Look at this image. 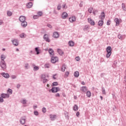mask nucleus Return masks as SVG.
Here are the masks:
<instances>
[{
	"label": "nucleus",
	"mask_w": 126,
	"mask_h": 126,
	"mask_svg": "<svg viewBox=\"0 0 126 126\" xmlns=\"http://www.w3.org/2000/svg\"><path fill=\"white\" fill-rule=\"evenodd\" d=\"M19 20L20 22H24L25 21H26V17L24 16H21L19 18Z\"/></svg>",
	"instance_id": "8"
},
{
	"label": "nucleus",
	"mask_w": 126,
	"mask_h": 126,
	"mask_svg": "<svg viewBox=\"0 0 126 126\" xmlns=\"http://www.w3.org/2000/svg\"><path fill=\"white\" fill-rule=\"evenodd\" d=\"M34 115H35V116H38L39 112H38L37 111H34Z\"/></svg>",
	"instance_id": "52"
},
{
	"label": "nucleus",
	"mask_w": 126,
	"mask_h": 126,
	"mask_svg": "<svg viewBox=\"0 0 126 126\" xmlns=\"http://www.w3.org/2000/svg\"><path fill=\"white\" fill-rule=\"evenodd\" d=\"M37 15L38 16V17H39V16H42V15H43V13L41 11H39L37 13Z\"/></svg>",
	"instance_id": "46"
},
{
	"label": "nucleus",
	"mask_w": 126,
	"mask_h": 126,
	"mask_svg": "<svg viewBox=\"0 0 126 126\" xmlns=\"http://www.w3.org/2000/svg\"><path fill=\"white\" fill-rule=\"evenodd\" d=\"M92 10H93V8L90 7L88 9V11L90 13H92Z\"/></svg>",
	"instance_id": "45"
},
{
	"label": "nucleus",
	"mask_w": 126,
	"mask_h": 126,
	"mask_svg": "<svg viewBox=\"0 0 126 126\" xmlns=\"http://www.w3.org/2000/svg\"><path fill=\"white\" fill-rule=\"evenodd\" d=\"M5 56L4 55H1V62H5L4 60H5Z\"/></svg>",
	"instance_id": "28"
},
{
	"label": "nucleus",
	"mask_w": 126,
	"mask_h": 126,
	"mask_svg": "<svg viewBox=\"0 0 126 126\" xmlns=\"http://www.w3.org/2000/svg\"><path fill=\"white\" fill-rule=\"evenodd\" d=\"M47 76L45 74H42L41 75V79L43 80V83H47L48 81H49V80H48L47 78Z\"/></svg>",
	"instance_id": "4"
},
{
	"label": "nucleus",
	"mask_w": 126,
	"mask_h": 126,
	"mask_svg": "<svg viewBox=\"0 0 126 126\" xmlns=\"http://www.w3.org/2000/svg\"><path fill=\"white\" fill-rule=\"evenodd\" d=\"M33 19H38L39 18V16L38 15H35L33 16Z\"/></svg>",
	"instance_id": "43"
},
{
	"label": "nucleus",
	"mask_w": 126,
	"mask_h": 126,
	"mask_svg": "<svg viewBox=\"0 0 126 126\" xmlns=\"http://www.w3.org/2000/svg\"><path fill=\"white\" fill-rule=\"evenodd\" d=\"M7 93H8L9 94H10V95L11 94H12V90L10 89H8L7 91Z\"/></svg>",
	"instance_id": "38"
},
{
	"label": "nucleus",
	"mask_w": 126,
	"mask_h": 126,
	"mask_svg": "<svg viewBox=\"0 0 126 126\" xmlns=\"http://www.w3.org/2000/svg\"><path fill=\"white\" fill-rule=\"evenodd\" d=\"M125 81L126 82V76L124 77Z\"/></svg>",
	"instance_id": "64"
},
{
	"label": "nucleus",
	"mask_w": 126,
	"mask_h": 126,
	"mask_svg": "<svg viewBox=\"0 0 126 126\" xmlns=\"http://www.w3.org/2000/svg\"><path fill=\"white\" fill-rule=\"evenodd\" d=\"M79 115H80V113L79 112V111L77 112V113L76 114V117L79 118Z\"/></svg>",
	"instance_id": "53"
},
{
	"label": "nucleus",
	"mask_w": 126,
	"mask_h": 126,
	"mask_svg": "<svg viewBox=\"0 0 126 126\" xmlns=\"http://www.w3.org/2000/svg\"><path fill=\"white\" fill-rule=\"evenodd\" d=\"M20 123L21 125H25V123H26V118H25V117H22L20 120Z\"/></svg>",
	"instance_id": "9"
},
{
	"label": "nucleus",
	"mask_w": 126,
	"mask_h": 126,
	"mask_svg": "<svg viewBox=\"0 0 126 126\" xmlns=\"http://www.w3.org/2000/svg\"><path fill=\"white\" fill-rule=\"evenodd\" d=\"M47 27H49V28H52V25L51 24H47Z\"/></svg>",
	"instance_id": "59"
},
{
	"label": "nucleus",
	"mask_w": 126,
	"mask_h": 126,
	"mask_svg": "<svg viewBox=\"0 0 126 126\" xmlns=\"http://www.w3.org/2000/svg\"><path fill=\"white\" fill-rule=\"evenodd\" d=\"M103 24H104V21H103V19L100 20L98 22V26H103Z\"/></svg>",
	"instance_id": "20"
},
{
	"label": "nucleus",
	"mask_w": 126,
	"mask_h": 126,
	"mask_svg": "<svg viewBox=\"0 0 126 126\" xmlns=\"http://www.w3.org/2000/svg\"><path fill=\"white\" fill-rule=\"evenodd\" d=\"M7 15H8V16H11V15H12V13L11 12L8 11L7 12Z\"/></svg>",
	"instance_id": "42"
},
{
	"label": "nucleus",
	"mask_w": 126,
	"mask_h": 126,
	"mask_svg": "<svg viewBox=\"0 0 126 126\" xmlns=\"http://www.w3.org/2000/svg\"><path fill=\"white\" fill-rule=\"evenodd\" d=\"M1 75L4 78H9V74L7 73L2 72L0 73Z\"/></svg>",
	"instance_id": "11"
},
{
	"label": "nucleus",
	"mask_w": 126,
	"mask_h": 126,
	"mask_svg": "<svg viewBox=\"0 0 126 126\" xmlns=\"http://www.w3.org/2000/svg\"><path fill=\"white\" fill-rule=\"evenodd\" d=\"M58 75V74H55L53 75V79H57V78H56L55 76H57Z\"/></svg>",
	"instance_id": "54"
},
{
	"label": "nucleus",
	"mask_w": 126,
	"mask_h": 126,
	"mask_svg": "<svg viewBox=\"0 0 126 126\" xmlns=\"http://www.w3.org/2000/svg\"><path fill=\"white\" fill-rule=\"evenodd\" d=\"M122 8L123 10H124V11H126V4H125V3H123L122 4Z\"/></svg>",
	"instance_id": "30"
},
{
	"label": "nucleus",
	"mask_w": 126,
	"mask_h": 126,
	"mask_svg": "<svg viewBox=\"0 0 126 126\" xmlns=\"http://www.w3.org/2000/svg\"><path fill=\"white\" fill-rule=\"evenodd\" d=\"M56 97H60V94L59 93H57L55 94Z\"/></svg>",
	"instance_id": "63"
},
{
	"label": "nucleus",
	"mask_w": 126,
	"mask_h": 126,
	"mask_svg": "<svg viewBox=\"0 0 126 126\" xmlns=\"http://www.w3.org/2000/svg\"><path fill=\"white\" fill-rule=\"evenodd\" d=\"M68 75H69V72L66 71L64 74V77H68Z\"/></svg>",
	"instance_id": "39"
},
{
	"label": "nucleus",
	"mask_w": 126,
	"mask_h": 126,
	"mask_svg": "<svg viewBox=\"0 0 126 126\" xmlns=\"http://www.w3.org/2000/svg\"><path fill=\"white\" fill-rule=\"evenodd\" d=\"M22 103L23 104H26V100L25 99L23 100Z\"/></svg>",
	"instance_id": "62"
},
{
	"label": "nucleus",
	"mask_w": 126,
	"mask_h": 126,
	"mask_svg": "<svg viewBox=\"0 0 126 126\" xmlns=\"http://www.w3.org/2000/svg\"><path fill=\"white\" fill-rule=\"evenodd\" d=\"M61 90V89L59 87H52L51 90H49V92H52V93H57Z\"/></svg>",
	"instance_id": "3"
},
{
	"label": "nucleus",
	"mask_w": 126,
	"mask_h": 126,
	"mask_svg": "<svg viewBox=\"0 0 126 126\" xmlns=\"http://www.w3.org/2000/svg\"><path fill=\"white\" fill-rule=\"evenodd\" d=\"M76 19L75 18V16H72L71 17H70L69 18V21H70L71 23L74 22V21H75Z\"/></svg>",
	"instance_id": "16"
},
{
	"label": "nucleus",
	"mask_w": 126,
	"mask_h": 126,
	"mask_svg": "<svg viewBox=\"0 0 126 126\" xmlns=\"http://www.w3.org/2000/svg\"><path fill=\"white\" fill-rule=\"evenodd\" d=\"M42 112H43V113H46V112H47V110H46V108L43 107V108H42Z\"/></svg>",
	"instance_id": "55"
},
{
	"label": "nucleus",
	"mask_w": 126,
	"mask_h": 126,
	"mask_svg": "<svg viewBox=\"0 0 126 126\" xmlns=\"http://www.w3.org/2000/svg\"><path fill=\"white\" fill-rule=\"evenodd\" d=\"M75 60L77 62H79L80 61V57H79V56L76 57Z\"/></svg>",
	"instance_id": "49"
},
{
	"label": "nucleus",
	"mask_w": 126,
	"mask_h": 126,
	"mask_svg": "<svg viewBox=\"0 0 126 126\" xmlns=\"http://www.w3.org/2000/svg\"><path fill=\"white\" fill-rule=\"evenodd\" d=\"M50 119L52 121H55L56 119L57 116L56 115H50Z\"/></svg>",
	"instance_id": "22"
},
{
	"label": "nucleus",
	"mask_w": 126,
	"mask_h": 126,
	"mask_svg": "<svg viewBox=\"0 0 126 126\" xmlns=\"http://www.w3.org/2000/svg\"><path fill=\"white\" fill-rule=\"evenodd\" d=\"M12 43L13 45H14V46H15V47H17V46H18V44H19L18 40L15 39L12 40Z\"/></svg>",
	"instance_id": "7"
},
{
	"label": "nucleus",
	"mask_w": 126,
	"mask_h": 126,
	"mask_svg": "<svg viewBox=\"0 0 126 126\" xmlns=\"http://www.w3.org/2000/svg\"><path fill=\"white\" fill-rule=\"evenodd\" d=\"M25 36H26V34H25V33L23 32L20 34V37L22 38H24V37H25Z\"/></svg>",
	"instance_id": "34"
},
{
	"label": "nucleus",
	"mask_w": 126,
	"mask_h": 126,
	"mask_svg": "<svg viewBox=\"0 0 126 126\" xmlns=\"http://www.w3.org/2000/svg\"><path fill=\"white\" fill-rule=\"evenodd\" d=\"M114 21L116 22V26H119V25H120V20H119V18H115L114 19Z\"/></svg>",
	"instance_id": "19"
},
{
	"label": "nucleus",
	"mask_w": 126,
	"mask_h": 126,
	"mask_svg": "<svg viewBox=\"0 0 126 126\" xmlns=\"http://www.w3.org/2000/svg\"><path fill=\"white\" fill-rule=\"evenodd\" d=\"M49 55H50V57L51 58H53V57H54V56H55L54 52H49Z\"/></svg>",
	"instance_id": "47"
},
{
	"label": "nucleus",
	"mask_w": 126,
	"mask_h": 126,
	"mask_svg": "<svg viewBox=\"0 0 126 126\" xmlns=\"http://www.w3.org/2000/svg\"><path fill=\"white\" fill-rule=\"evenodd\" d=\"M87 96L88 98H90L91 97V92L88 91L87 92Z\"/></svg>",
	"instance_id": "29"
},
{
	"label": "nucleus",
	"mask_w": 126,
	"mask_h": 126,
	"mask_svg": "<svg viewBox=\"0 0 126 126\" xmlns=\"http://www.w3.org/2000/svg\"><path fill=\"white\" fill-rule=\"evenodd\" d=\"M59 61V58H58L57 57H51V62L52 63H56L57 62Z\"/></svg>",
	"instance_id": "5"
},
{
	"label": "nucleus",
	"mask_w": 126,
	"mask_h": 126,
	"mask_svg": "<svg viewBox=\"0 0 126 126\" xmlns=\"http://www.w3.org/2000/svg\"><path fill=\"white\" fill-rule=\"evenodd\" d=\"M117 64H118V62H117V60L114 61L113 64H112V67H113V68H116L117 67Z\"/></svg>",
	"instance_id": "21"
},
{
	"label": "nucleus",
	"mask_w": 126,
	"mask_h": 126,
	"mask_svg": "<svg viewBox=\"0 0 126 126\" xmlns=\"http://www.w3.org/2000/svg\"><path fill=\"white\" fill-rule=\"evenodd\" d=\"M110 22H111V21L108 20L107 21V25H110Z\"/></svg>",
	"instance_id": "60"
},
{
	"label": "nucleus",
	"mask_w": 126,
	"mask_h": 126,
	"mask_svg": "<svg viewBox=\"0 0 126 126\" xmlns=\"http://www.w3.org/2000/svg\"><path fill=\"white\" fill-rule=\"evenodd\" d=\"M106 58L108 59L112 55V47L111 46H108L106 48Z\"/></svg>",
	"instance_id": "1"
},
{
	"label": "nucleus",
	"mask_w": 126,
	"mask_h": 126,
	"mask_svg": "<svg viewBox=\"0 0 126 126\" xmlns=\"http://www.w3.org/2000/svg\"><path fill=\"white\" fill-rule=\"evenodd\" d=\"M106 17V14H105V12H102L101 13V15L99 17V18H100V19H104V18H105V17Z\"/></svg>",
	"instance_id": "14"
},
{
	"label": "nucleus",
	"mask_w": 126,
	"mask_h": 126,
	"mask_svg": "<svg viewBox=\"0 0 126 126\" xmlns=\"http://www.w3.org/2000/svg\"><path fill=\"white\" fill-rule=\"evenodd\" d=\"M25 67L26 69H28L29 68V64L27 63L25 64Z\"/></svg>",
	"instance_id": "40"
},
{
	"label": "nucleus",
	"mask_w": 126,
	"mask_h": 126,
	"mask_svg": "<svg viewBox=\"0 0 126 126\" xmlns=\"http://www.w3.org/2000/svg\"><path fill=\"white\" fill-rule=\"evenodd\" d=\"M80 90L82 92L85 93L87 91V87L86 86H83L80 88Z\"/></svg>",
	"instance_id": "18"
},
{
	"label": "nucleus",
	"mask_w": 126,
	"mask_h": 126,
	"mask_svg": "<svg viewBox=\"0 0 126 126\" xmlns=\"http://www.w3.org/2000/svg\"><path fill=\"white\" fill-rule=\"evenodd\" d=\"M57 52L60 56H63V50H62V49H57Z\"/></svg>",
	"instance_id": "24"
},
{
	"label": "nucleus",
	"mask_w": 126,
	"mask_h": 126,
	"mask_svg": "<svg viewBox=\"0 0 126 126\" xmlns=\"http://www.w3.org/2000/svg\"><path fill=\"white\" fill-rule=\"evenodd\" d=\"M61 8H62V6H61V4L58 5V6H57V9L58 10H60Z\"/></svg>",
	"instance_id": "56"
},
{
	"label": "nucleus",
	"mask_w": 126,
	"mask_h": 126,
	"mask_svg": "<svg viewBox=\"0 0 126 126\" xmlns=\"http://www.w3.org/2000/svg\"><path fill=\"white\" fill-rule=\"evenodd\" d=\"M33 6V3L32 2H29L27 4V8H31Z\"/></svg>",
	"instance_id": "15"
},
{
	"label": "nucleus",
	"mask_w": 126,
	"mask_h": 126,
	"mask_svg": "<svg viewBox=\"0 0 126 126\" xmlns=\"http://www.w3.org/2000/svg\"><path fill=\"white\" fill-rule=\"evenodd\" d=\"M21 25L22 27H23V28H25V27L27 26V22H26V21L25 22H22Z\"/></svg>",
	"instance_id": "17"
},
{
	"label": "nucleus",
	"mask_w": 126,
	"mask_h": 126,
	"mask_svg": "<svg viewBox=\"0 0 126 126\" xmlns=\"http://www.w3.org/2000/svg\"><path fill=\"white\" fill-rule=\"evenodd\" d=\"M83 30L84 31H87V30H88V26L87 25L85 26V27H84Z\"/></svg>",
	"instance_id": "41"
},
{
	"label": "nucleus",
	"mask_w": 126,
	"mask_h": 126,
	"mask_svg": "<svg viewBox=\"0 0 126 126\" xmlns=\"http://www.w3.org/2000/svg\"><path fill=\"white\" fill-rule=\"evenodd\" d=\"M88 21L89 23H90L91 25H95V22H94V20H92V19L88 18Z\"/></svg>",
	"instance_id": "12"
},
{
	"label": "nucleus",
	"mask_w": 126,
	"mask_h": 126,
	"mask_svg": "<svg viewBox=\"0 0 126 126\" xmlns=\"http://www.w3.org/2000/svg\"><path fill=\"white\" fill-rule=\"evenodd\" d=\"M11 77L12 79H15V78H16V76H15V75H12L11 76Z\"/></svg>",
	"instance_id": "58"
},
{
	"label": "nucleus",
	"mask_w": 126,
	"mask_h": 126,
	"mask_svg": "<svg viewBox=\"0 0 126 126\" xmlns=\"http://www.w3.org/2000/svg\"><path fill=\"white\" fill-rule=\"evenodd\" d=\"M34 50L36 52V55H39L40 54V50H39V47H35Z\"/></svg>",
	"instance_id": "27"
},
{
	"label": "nucleus",
	"mask_w": 126,
	"mask_h": 126,
	"mask_svg": "<svg viewBox=\"0 0 126 126\" xmlns=\"http://www.w3.org/2000/svg\"><path fill=\"white\" fill-rule=\"evenodd\" d=\"M4 101L3 98H2L1 96L0 97V103H3Z\"/></svg>",
	"instance_id": "51"
},
{
	"label": "nucleus",
	"mask_w": 126,
	"mask_h": 126,
	"mask_svg": "<svg viewBox=\"0 0 126 126\" xmlns=\"http://www.w3.org/2000/svg\"><path fill=\"white\" fill-rule=\"evenodd\" d=\"M59 32H53V38H58L59 37Z\"/></svg>",
	"instance_id": "13"
},
{
	"label": "nucleus",
	"mask_w": 126,
	"mask_h": 126,
	"mask_svg": "<svg viewBox=\"0 0 126 126\" xmlns=\"http://www.w3.org/2000/svg\"><path fill=\"white\" fill-rule=\"evenodd\" d=\"M73 111L76 112V111H78V106L76 104H74V106L73 107Z\"/></svg>",
	"instance_id": "26"
},
{
	"label": "nucleus",
	"mask_w": 126,
	"mask_h": 126,
	"mask_svg": "<svg viewBox=\"0 0 126 126\" xmlns=\"http://www.w3.org/2000/svg\"><path fill=\"white\" fill-rule=\"evenodd\" d=\"M21 87V85H20V84H18L17 85V88L18 89H19Z\"/></svg>",
	"instance_id": "57"
},
{
	"label": "nucleus",
	"mask_w": 126,
	"mask_h": 126,
	"mask_svg": "<svg viewBox=\"0 0 126 126\" xmlns=\"http://www.w3.org/2000/svg\"><path fill=\"white\" fill-rule=\"evenodd\" d=\"M48 52L49 53H54V50H53L52 48H49Z\"/></svg>",
	"instance_id": "50"
},
{
	"label": "nucleus",
	"mask_w": 126,
	"mask_h": 126,
	"mask_svg": "<svg viewBox=\"0 0 126 126\" xmlns=\"http://www.w3.org/2000/svg\"><path fill=\"white\" fill-rule=\"evenodd\" d=\"M58 85H59V83H58L57 82H54L52 84V86L53 87H54L55 86H58Z\"/></svg>",
	"instance_id": "32"
},
{
	"label": "nucleus",
	"mask_w": 126,
	"mask_h": 126,
	"mask_svg": "<svg viewBox=\"0 0 126 126\" xmlns=\"http://www.w3.org/2000/svg\"><path fill=\"white\" fill-rule=\"evenodd\" d=\"M37 107H38V106H37V105H33V108L34 110H36V108H37Z\"/></svg>",
	"instance_id": "61"
},
{
	"label": "nucleus",
	"mask_w": 126,
	"mask_h": 126,
	"mask_svg": "<svg viewBox=\"0 0 126 126\" xmlns=\"http://www.w3.org/2000/svg\"><path fill=\"white\" fill-rule=\"evenodd\" d=\"M118 38L120 40H122L123 39V35L121 34H119L118 35Z\"/></svg>",
	"instance_id": "44"
},
{
	"label": "nucleus",
	"mask_w": 126,
	"mask_h": 126,
	"mask_svg": "<svg viewBox=\"0 0 126 126\" xmlns=\"http://www.w3.org/2000/svg\"><path fill=\"white\" fill-rule=\"evenodd\" d=\"M68 16V14H67V13L64 12H63V19H65V18H66V17H67Z\"/></svg>",
	"instance_id": "31"
},
{
	"label": "nucleus",
	"mask_w": 126,
	"mask_h": 126,
	"mask_svg": "<svg viewBox=\"0 0 126 126\" xmlns=\"http://www.w3.org/2000/svg\"><path fill=\"white\" fill-rule=\"evenodd\" d=\"M102 92L103 95H106V90H105V88L104 87L102 88Z\"/></svg>",
	"instance_id": "37"
},
{
	"label": "nucleus",
	"mask_w": 126,
	"mask_h": 126,
	"mask_svg": "<svg viewBox=\"0 0 126 126\" xmlns=\"http://www.w3.org/2000/svg\"><path fill=\"white\" fill-rule=\"evenodd\" d=\"M43 39L46 41V42H48L49 43V42H51V40H50V38H49V35L48 34H45L43 36Z\"/></svg>",
	"instance_id": "6"
},
{
	"label": "nucleus",
	"mask_w": 126,
	"mask_h": 126,
	"mask_svg": "<svg viewBox=\"0 0 126 126\" xmlns=\"http://www.w3.org/2000/svg\"><path fill=\"white\" fill-rule=\"evenodd\" d=\"M0 97L3 98V99H5V98H9V94H0Z\"/></svg>",
	"instance_id": "10"
},
{
	"label": "nucleus",
	"mask_w": 126,
	"mask_h": 126,
	"mask_svg": "<svg viewBox=\"0 0 126 126\" xmlns=\"http://www.w3.org/2000/svg\"><path fill=\"white\" fill-rule=\"evenodd\" d=\"M37 70H39V66H34L33 67V71H37Z\"/></svg>",
	"instance_id": "33"
},
{
	"label": "nucleus",
	"mask_w": 126,
	"mask_h": 126,
	"mask_svg": "<svg viewBox=\"0 0 126 126\" xmlns=\"http://www.w3.org/2000/svg\"><path fill=\"white\" fill-rule=\"evenodd\" d=\"M0 66L2 70L6 69V63L5 61H0Z\"/></svg>",
	"instance_id": "2"
},
{
	"label": "nucleus",
	"mask_w": 126,
	"mask_h": 126,
	"mask_svg": "<svg viewBox=\"0 0 126 126\" xmlns=\"http://www.w3.org/2000/svg\"><path fill=\"white\" fill-rule=\"evenodd\" d=\"M68 45L70 47H73V46H74V42H73V41L70 40L68 42Z\"/></svg>",
	"instance_id": "23"
},
{
	"label": "nucleus",
	"mask_w": 126,
	"mask_h": 126,
	"mask_svg": "<svg viewBox=\"0 0 126 126\" xmlns=\"http://www.w3.org/2000/svg\"><path fill=\"white\" fill-rule=\"evenodd\" d=\"M97 12H98V10H94L93 11V13L94 14V15H96V13H97Z\"/></svg>",
	"instance_id": "48"
},
{
	"label": "nucleus",
	"mask_w": 126,
	"mask_h": 126,
	"mask_svg": "<svg viewBox=\"0 0 126 126\" xmlns=\"http://www.w3.org/2000/svg\"><path fill=\"white\" fill-rule=\"evenodd\" d=\"M74 76L75 77H78L79 76V72L78 71H76L74 72Z\"/></svg>",
	"instance_id": "25"
},
{
	"label": "nucleus",
	"mask_w": 126,
	"mask_h": 126,
	"mask_svg": "<svg viewBox=\"0 0 126 126\" xmlns=\"http://www.w3.org/2000/svg\"><path fill=\"white\" fill-rule=\"evenodd\" d=\"M50 66H51V65H50V64H49V63H45L44 64V67L45 68H50Z\"/></svg>",
	"instance_id": "35"
},
{
	"label": "nucleus",
	"mask_w": 126,
	"mask_h": 126,
	"mask_svg": "<svg viewBox=\"0 0 126 126\" xmlns=\"http://www.w3.org/2000/svg\"><path fill=\"white\" fill-rule=\"evenodd\" d=\"M64 115H65V117L66 118V119H67V120H69V116H68V113L67 112L64 113Z\"/></svg>",
	"instance_id": "36"
}]
</instances>
